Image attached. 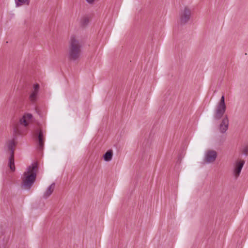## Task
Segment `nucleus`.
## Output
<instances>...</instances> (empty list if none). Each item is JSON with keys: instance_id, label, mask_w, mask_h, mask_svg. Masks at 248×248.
<instances>
[{"instance_id": "13", "label": "nucleus", "mask_w": 248, "mask_h": 248, "mask_svg": "<svg viewBox=\"0 0 248 248\" xmlns=\"http://www.w3.org/2000/svg\"><path fill=\"white\" fill-rule=\"evenodd\" d=\"M37 93L38 92L33 91L32 93L31 94L30 96V98L31 101H34L35 100Z\"/></svg>"}, {"instance_id": "10", "label": "nucleus", "mask_w": 248, "mask_h": 248, "mask_svg": "<svg viewBox=\"0 0 248 248\" xmlns=\"http://www.w3.org/2000/svg\"><path fill=\"white\" fill-rule=\"evenodd\" d=\"M55 187V184L54 183H52L46 190L44 194L43 197L45 199H47L50 196L52 193L53 192Z\"/></svg>"}, {"instance_id": "9", "label": "nucleus", "mask_w": 248, "mask_h": 248, "mask_svg": "<svg viewBox=\"0 0 248 248\" xmlns=\"http://www.w3.org/2000/svg\"><path fill=\"white\" fill-rule=\"evenodd\" d=\"M229 126V120L227 116H225L222 120L219 125V130L220 133L223 134L228 130Z\"/></svg>"}, {"instance_id": "1", "label": "nucleus", "mask_w": 248, "mask_h": 248, "mask_svg": "<svg viewBox=\"0 0 248 248\" xmlns=\"http://www.w3.org/2000/svg\"><path fill=\"white\" fill-rule=\"evenodd\" d=\"M32 118V114L30 113L25 114L19 122L14 124L13 126L14 138L12 140H9L7 143V147L8 150L9 157L8 158V166L12 171H15L16 170L14 160V153L15 147L16 145V140L18 135L23 134L26 128L28 125L29 121Z\"/></svg>"}, {"instance_id": "12", "label": "nucleus", "mask_w": 248, "mask_h": 248, "mask_svg": "<svg viewBox=\"0 0 248 248\" xmlns=\"http://www.w3.org/2000/svg\"><path fill=\"white\" fill-rule=\"evenodd\" d=\"M15 2L16 7L20 6L25 4L29 5L30 4V0H15Z\"/></svg>"}, {"instance_id": "6", "label": "nucleus", "mask_w": 248, "mask_h": 248, "mask_svg": "<svg viewBox=\"0 0 248 248\" xmlns=\"http://www.w3.org/2000/svg\"><path fill=\"white\" fill-rule=\"evenodd\" d=\"M191 10L187 7H185L180 13L181 24H186L189 21L191 16Z\"/></svg>"}, {"instance_id": "15", "label": "nucleus", "mask_w": 248, "mask_h": 248, "mask_svg": "<svg viewBox=\"0 0 248 248\" xmlns=\"http://www.w3.org/2000/svg\"><path fill=\"white\" fill-rule=\"evenodd\" d=\"M242 153L246 155H248V146H245L242 149Z\"/></svg>"}, {"instance_id": "2", "label": "nucleus", "mask_w": 248, "mask_h": 248, "mask_svg": "<svg viewBox=\"0 0 248 248\" xmlns=\"http://www.w3.org/2000/svg\"><path fill=\"white\" fill-rule=\"evenodd\" d=\"M82 42L75 36L71 37L68 47V59L71 61L78 60L82 53Z\"/></svg>"}, {"instance_id": "16", "label": "nucleus", "mask_w": 248, "mask_h": 248, "mask_svg": "<svg viewBox=\"0 0 248 248\" xmlns=\"http://www.w3.org/2000/svg\"><path fill=\"white\" fill-rule=\"evenodd\" d=\"M39 88V85L36 84L33 85V89L34 91L38 92Z\"/></svg>"}, {"instance_id": "4", "label": "nucleus", "mask_w": 248, "mask_h": 248, "mask_svg": "<svg viewBox=\"0 0 248 248\" xmlns=\"http://www.w3.org/2000/svg\"><path fill=\"white\" fill-rule=\"evenodd\" d=\"M226 109V106L225 103V97L224 95H222L214 110V119L216 121L220 120L223 117Z\"/></svg>"}, {"instance_id": "8", "label": "nucleus", "mask_w": 248, "mask_h": 248, "mask_svg": "<svg viewBox=\"0 0 248 248\" xmlns=\"http://www.w3.org/2000/svg\"><path fill=\"white\" fill-rule=\"evenodd\" d=\"M217 157V153L214 150H208L205 155L204 160L208 163L213 162Z\"/></svg>"}, {"instance_id": "5", "label": "nucleus", "mask_w": 248, "mask_h": 248, "mask_svg": "<svg viewBox=\"0 0 248 248\" xmlns=\"http://www.w3.org/2000/svg\"><path fill=\"white\" fill-rule=\"evenodd\" d=\"M46 132V130L44 132L43 130L40 128L36 129L34 133V135L38 142V149L40 151L43 150L44 147L45 137L44 134H45Z\"/></svg>"}, {"instance_id": "17", "label": "nucleus", "mask_w": 248, "mask_h": 248, "mask_svg": "<svg viewBox=\"0 0 248 248\" xmlns=\"http://www.w3.org/2000/svg\"><path fill=\"white\" fill-rule=\"evenodd\" d=\"M86 1L89 3H93L94 0H86Z\"/></svg>"}, {"instance_id": "7", "label": "nucleus", "mask_w": 248, "mask_h": 248, "mask_svg": "<svg viewBox=\"0 0 248 248\" xmlns=\"http://www.w3.org/2000/svg\"><path fill=\"white\" fill-rule=\"evenodd\" d=\"M245 162V161L243 160H237L234 163L233 175L236 178H237L240 175Z\"/></svg>"}, {"instance_id": "11", "label": "nucleus", "mask_w": 248, "mask_h": 248, "mask_svg": "<svg viewBox=\"0 0 248 248\" xmlns=\"http://www.w3.org/2000/svg\"><path fill=\"white\" fill-rule=\"evenodd\" d=\"M113 156V151L112 150H108L103 155V159L107 162L111 160Z\"/></svg>"}, {"instance_id": "3", "label": "nucleus", "mask_w": 248, "mask_h": 248, "mask_svg": "<svg viewBox=\"0 0 248 248\" xmlns=\"http://www.w3.org/2000/svg\"><path fill=\"white\" fill-rule=\"evenodd\" d=\"M37 167V163H34L28 168L27 171L24 172L22 180L23 186L25 188L30 189L34 183L36 177Z\"/></svg>"}, {"instance_id": "14", "label": "nucleus", "mask_w": 248, "mask_h": 248, "mask_svg": "<svg viewBox=\"0 0 248 248\" xmlns=\"http://www.w3.org/2000/svg\"><path fill=\"white\" fill-rule=\"evenodd\" d=\"M89 22V20L87 17L83 18L81 21V24L83 26L87 25Z\"/></svg>"}]
</instances>
